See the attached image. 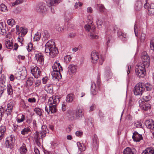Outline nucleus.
Listing matches in <instances>:
<instances>
[{"label": "nucleus", "mask_w": 154, "mask_h": 154, "mask_svg": "<svg viewBox=\"0 0 154 154\" xmlns=\"http://www.w3.org/2000/svg\"><path fill=\"white\" fill-rule=\"evenodd\" d=\"M59 100L58 96H52L49 99L48 103L49 104V109L47 106L45 107V111L48 113L50 114L55 112L57 111L56 103L59 102Z\"/></svg>", "instance_id": "nucleus-1"}, {"label": "nucleus", "mask_w": 154, "mask_h": 154, "mask_svg": "<svg viewBox=\"0 0 154 154\" xmlns=\"http://www.w3.org/2000/svg\"><path fill=\"white\" fill-rule=\"evenodd\" d=\"M52 41H48L45 45V52L49 57H53L58 53V51L55 45H53Z\"/></svg>", "instance_id": "nucleus-2"}, {"label": "nucleus", "mask_w": 154, "mask_h": 154, "mask_svg": "<svg viewBox=\"0 0 154 154\" xmlns=\"http://www.w3.org/2000/svg\"><path fill=\"white\" fill-rule=\"evenodd\" d=\"M145 90V87L142 83H139L137 84L134 88V94L135 95H141Z\"/></svg>", "instance_id": "nucleus-3"}, {"label": "nucleus", "mask_w": 154, "mask_h": 154, "mask_svg": "<svg viewBox=\"0 0 154 154\" xmlns=\"http://www.w3.org/2000/svg\"><path fill=\"white\" fill-rule=\"evenodd\" d=\"M85 28L86 31L91 32L90 35V38L91 39H97L98 38V36L96 35H94L93 33L95 29V28L94 26L93 25L91 26L88 25H86L85 26Z\"/></svg>", "instance_id": "nucleus-4"}, {"label": "nucleus", "mask_w": 154, "mask_h": 154, "mask_svg": "<svg viewBox=\"0 0 154 154\" xmlns=\"http://www.w3.org/2000/svg\"><path fill=\"white\" fill-rule=\"evenodd\" d=\"M15 138L13 135H11L6 138L5 144L7 147L10 149L12 148L14 145Z\"/></svg>", "instance_id": "nucleus-5"}, {"label": "nucleus", "mask_w": 154, "mask_h": 154, "mask_svg": "<svg viewBox=\"0 0 154 154\" xmlns=\"http://www.w3.org/2000/svg\"><path fill=\"white\" fill-rule=\"evenodd\" d=\"M142 63L145 64L146 66H149L150 64L149 57L146 52H143L141 55Z\"/></svg>", "instance_id": "nucleus-6"}, {"label": "nucleus", "mask_w": 154, "mask_h": 154, "mask_svg": "<svg viewBox=\"0 0 154 154\" xmlns=\"http://www.w3.org/2000/svg\"><path fill=\"white\" fill-rule=\"evenodd\" d=\"M30 69L31 72L35 78H37L40 76V69L36 66H32Z\"/></svg>", "instance_id": "nucleus-7"}, {"label": "nucleus", "mask_w": 154, "mask_h": 154, "mask_svg": "<svg viewBox=\"0 0 154 154\" xmlns=\"http://www.w3.org/2000/svg\"><path fill=\"white\" fill-rule=\"evenodd\" d=\"M47 10L46 6L45 3H43L38 4L36 8L37 12L41 13H45Z\"/></svg>", "instance_id": "nucleus-8"}, {"label": "nucleus", "mask_w": 154, "mask_h": 154, "mask_svg": "<svg viewBox=\"0 0 154 154\" xmlns=\"http://www.w3.org/2000/svg\"><path fill=\"white\" fill-rule=\"evenodd\" d=\"M35 59L36 60L38 64L43 65L44 63V57L42 54L39 53L36 54L35 57Z\"/></svg>", "instance_id": "nucleus-9"}, {"label": "nucleus", "mask_w": 154, "mask_h": 154, "mask_svg": "<svg viewBox=\"0 0 154 154\" xmlns=\"http://www.w3.org/2000/svg\"><path fill=\"white\" fill-rule=\"evenodd\" d=\"M43 138L41 137L40 133L38 132H36L34 134V139L36 144L38 146L40 145V140H42Z\"/></svg>", "instance_id": "nucleus-10"}, {"label": "nucleus", "mask_w": 154, "mask_h": 154, "mask_svg": "<svg viewBox=\"0 0 154 154\" xmlns=\"http://www.w3.org/2000/svg\"><path fill=\"white\" fill-rule=\"evenodd\" d=\"M99 58V54L95 51H93L91 54V59L92 63H95L97 62Z\"/></svg>", "instance_id": "nucleus-11"}, {"label": "nucleus", "mask_w": 154, "mask_h": 154, "mask_svg": "<svg viewBox=\"0 0 154 154\" xmlns=\"http://www.w3.org/2000/svg\"><path fill=\"white\" fill-rule=\"evenodd\" d=\"M53 70L61 72L63 71L62 67L60 66L58 61L55 62L52 67Z\"/></svg>", "instance_id": "nucleus-12"}, {"label": "nucleus", "mask_w": 154, "mask_h": 154, "mask_svg": "<svg viewBox=\"0 0 154 154\" xmlns=\"http://www.w3.org/2000/svg\"><path fill=\"white\" fill-rule=\"evenodd\" d=\"M60 72L53 70L51 72V75L54 79H57L58 80L59 79L61 78V75Z\"/></svg>", "instance_id": "nucleus-13"}, {"label": "nucleus", "mask_w": 154, "mask_h": 154, "mask_svg": "<svg viewBox=\"0 0 154 154\" xmlns=\"http://www.w3.org/2000/svg\"><path fill=\"white\" fill-rule=\"evenodd\" d=\"M146 127L150 129H154V121L152 120H147L145 123Z\"/></svg>", "instance_id": "nucleus-14"}, {"label": "nucleus", "mask_w": 154, "mask_h": 154, "mask_svg": "<svg viewBox=\"0 0 154 154\" xmlns=\"http://www.w3.org/2000/svg\"><path fill=\"white\" fill-rule=\"evenodd\" d=\"M151 99V97L148 94L146 96H144L143 97L141 98L139 101V104L141 105L143 103H145L146 102L150 100Z\"/></svg>", "instance_id": "nucleus-15"}, {"label": "nucleus", "mask_w": 154, "mask_h": 154, "mask_svg": "<svg viewBox=\"0 0 154 154\" xmlns=\"http://www.w3.org/2000/svg\"><path fill=\"white\" fill-rule=\"evenodd\" d=\"M98 139L97 136L96 134H94L93 138V148L97 150L98 147Z\"/></svg>", "instance_id": "nucleus-16"}, {"label": "nucleus", "mask_w": 154, "mask_h": 154, "mask_svg": "<svg viewBox=\"0 0 154 154\" xmlns=\"http://www.w3.org/2000/svg\"><path fill=\"white\" fill-rule=\"evenodd\" d=\"M136 150L134 148L127 147L123 151L124 154H134Z\"/></svg>", "instance_id": "nucleus-17"}, {"label": "nucleus", "mask_w": 154, "mask_h": 154, "mask_svg": "<svg viewBox=\"0 0 154 154\" xmlns=\"http://www.w3.org/2000/svg\"><path fill=\"white\" fill-rule=\"evenodd\" d=\"M48 132V130L47 126L45 125H43L42 127L40 135L42 137H44L46 136V134Z\"/></svg>", "instance_id": "nucleus-18"}, {"label": "nucleus", "mask_w": 154, "mask_h": 154, "mask_svg": "<svg viewBox=\"0 0 154 154\" xmlns=\"http://www.w3.org/2000/svg\"><path fill=\"white\" fill-rule=\"evenodd\" d=\"M44 89L48 93L52 94L53 93V85L52 84H47L45 86Z\"/></svg>", "instance_id": "nucleus-19"}, {"label": "nucleus", "mask_w": 154, "mask_h": 154, "mask_svg": "<svg viewBox=\"0 0 154 154\" xmlns=\"http://www.w3.org/2000/svg\"><path fill=\"white\" fill-rule=\"evenodd\" d=\"M149 66H146L145 65V64L142 63H139L135 67V70H145V69L146 68H148Z\"/></svg>", "instance_id": "nucleus-20"}, {"label": "nucleus", "mask_w": 154, "mask_h": 154, "mask_svg": "<svg viewBox=\"0 0 154 154\" xmlns=\"http://www.w3.org/2000/svg\"><path fill=\"white\" fill-rule=\"evenodd\" d=\"M46 1L48 5L50 7L60 3L61 0H46Z\"/></svg>", "instance_id": "nucleus-21"}, {"label": "nucleus", "mask_w": 154, "mask_h": 154, "mask_svg": "<svg viewBox=\"0 0 154 154\" xmlns=\"http://www.w3.org/2000/svg\"><path fill=\"white\" fill-rule=\"evenodd\" d=\"M141 154H154V149L152 147H148L144 150Z\"/></svg>", "instance_id": "nucleus-22"}, {"label": "nucleus", "mask_w": 154, "mask_h": 154, "mask_svg": "<svg viewBox=\"0 0 154 154\" xmlns=\"http://www.w3.org/2000/svg\"><path fill=\"white\" fill-rule=\"evenodd\" d=\"M132 138L134 141L137 142L139 141L142 139V137L141 135L138 134L137 132H134L133 133Z\"/></svg>", "instance_id": "nucleus-23"}, {"label": "nucleus", "mask_w": 154, "mask_h": 154, "mask_svg": "<svg viewBox=\"0 0 154 154\" xmlns=\"http://www.w3.org/2000/svg\"><path fill=\"white\" fill-rule=\"evenodd\" d=\"M148 14L149 15H154V4H150L148 8Z\"/></svg>", "instance_id": "nucleus-24"}, {"label": "nucleus", "mask_w": 154, "mask_h": 154, "mask_svg": "<svg viewBox=\"0 0 154 154\" xmlns=\"http://www.w3.org/2000/svg\"><path fill=\"white\" fill-rule=\"evenodd\" d=\"M91 93L92 95H96L97 93L96 84L94 82L91 86Z\"/></svg>", "instance_id": "nucleus-25"}, {"label": "nucleus", "mask_w": 154, "mask_h": 154, "mask_svg": "<svg viewBox=\"0 0 154 154\" xmlns=\"http://www.w3.org/2000/svg\"><path fill=\"white\" fill-rule=\"evenodd\" d=\"M136 75L139 77L143 78L145 75V70H135Z\"/></svg>", "instance_id": "nucleus-26"}, {"label": "nucleus", "mask_w": 154, "mask_h": 154, "mask_svg": "<svg viewBox=\"0 0 154 154\" xmlns=\"http://www.w3.org/2000/svg\"><path fill=\"white\" fill-rule=\"evenodd\" d=\"M6 32L5 24L2 22L0 23V35H3Z\"/></svg>", "instance_id": "nucleus-27"}, {"label": "nucleus", "mask_w": 154, "mask_h": 154, "mask_svg": "<svg viewBox=\"0 0 154 154\" xmlns=\"http://www.w3.org/2000/svg\"><path fill=\"white\" fill-rule=\"evenodd\" d=\"M68 72L69 74L74 73L76 72V66L74 65H70L68 67Z\"/></svg>", "instance_id": "nucleus-28"}, {"label": "nucleus", "mask_w": 154, "mask_h": 154, "mask_svg": "<svg viewBox=\"0 0 154 154\" xmlns=\"http://www.w3.org/2000/svg\"><path fill=\"white\" fill-rule=\"evenodd\" d=\"M107 70L106 71L105 74V78L107 79H110L112 75V73L111 71V70L109 67H106Z\"/></svg>", "instance_id": "nucleus-29"}, {"label": "nucleus", "mask_w": 154, "mask_h": 154, "mask_svg": "<svg viewBox=\"0 0 154 154\" xmlns=\"http://www.w3.org/2000/svg\"><path fill=\"white\" fill-rule=\"evenodd\" d=\"M13 108V105L12 103H10L8 104L7 108L5 110L6 112H8L7 113V115H8L9 114H11Z\"/></svg>", "instance_id": "nucleus-30"}, {"label": "nucleus", "mask_w": 154, "mask_h": 154, "mask_svg": "<svg viewBox=\"0 0 154 154\" xmlns=\"http://www.w3.org/2000/svg\"><path fill=\"white\" fill-rule=\"evenodd\" d=\"M75 99V96L72 94H69L66 97V101L68 103L72 102Z\"/></svg>", "instance_id": "nucleus-31"}, {"label": "nucleus", "mask_w": 154, "mask_h": 154, "mask_svg": "<svg viewBox=\"0 0 154 154\" xmlns=\"http://www.w3.org/2000/svg\"><path fill=\"white\" fill-rule=\"evenodd\" d=\"M140 106L142 109L145 111L148 110L150 108V105L147 103H145V102L142 103L141 105L140 104Z\"/></svg>", "instance_id": "nucleus-32"}, {"label": "nucleus", "mask_w": 154, "mask_h": 154, "mask_svg": "<svg viewBox=\"0 0 154 154\" xmlns=\"http://www.w3.org/2000/svg\"><path fill=\"white\" fill-rule=\"evenodd\" d=\"M77 146L78 147L79 150L82 152L84 151L85 149V147L83 143L79 142L77 143Z\"/></svg>", "instance_id": "nucleus-33"}, {"label": "nucleus", "mask_w": 154, "mask_h": 154, "mask_svg": "<svg viewBox=\"0 0 154 154\" xmlns=\"http://www.w3.org/2000/svg\"><path fill=\"white\" fill-rule=\"evenodd\" d=\"M83 115V111L82 109H77L75 112V116L77 118H79L80 117H82Z\"/></svg>", "instance_id": "nucleus-34"}, {"label": "nucleus", "mask_w": 154, "mask_h": 154, "mask_svg": "<svg viewBox=\"0 0 154 154\" xmlns=\"http://www.w3.org/2000/svg\"><path fill=\"white\" fill-rule=\"evenodd\" d=\"M6 128L4 126H1L0 127V140H1L3 137Z\"/></svg>", "instance_id": "nucleus-35"}, {"label": "nucleus", "mask_w": 154, "mask_h": 154, "mask_svg": "<svg viewBox=\"0 0 154 154\" xmlns=\"http://www.w3.org/2000/svg\"><path fill=\"white\" fill-rule=\"evenodd\" d=\"M30 129L29 127L23 128L21 131V133L23 135H25L28 134L30 132Z\"/></svg>", "instance_id": "nucleus-36"}, {"label": "nucleus", "mask_w": 154, "mask_h": 154, "mask_svg": "<svg viewBox=\"0 0 154 154\" xmlns=\"http://www.w3.org/2000/svg\"><path fill=\"white\" fill-rule=\"evenodd\" d=\"M50 37L49 33L48 31L45 30L44 31L43 35V39L45 40H46Z\"/></svg>", "instance_id": "nucleus-37"}, {"label": "nucleus", "mask_w": 154, "mask_h": 154, "mask_svg": "<svg viewBox=\"0 0 154 154\" xmlns=\"http://www.w3.org/2000/svg\"><path fill=\"white\" fill-rule=\"evenodd\" d=\"M41 34L40 32H37L33 38L34 41H38L41 38Z\"/></svg>", "instance_id": "nucleus-38"}, {"label": "nucleus", "mask_w": 154, "mask_h": 154, "mask_svg": "<svg viewBox=\"0 0 154 154\" xmlns=\"http://www.w3.org/2000/svg\"><path fill=\"white\" fill-rule=\"evenodd\" d=\"M25 119V116L23 115L20 114L19 115L17 118V122L20 123L23 122Z\"/></svg>", "instance_id": "nucleus-39"}, {"label": "nucleus", "mask_w": 154, "mask_h": 154, "mask_svg": "<svg viewBox=\"0 0 154 154\" xmlns=\"http://www.w3.org/2000/svg\"><path fill=\"white\" fill-rule=\"evenodd\" d=\"M5 45L6 47L8 49H11L13 47V43L10 41L6 42Z\"/></svg>", "instance_id": "nucleus-40"}, {"label": "nucleus", "mask_w": 154, "mask_h": 154, "mask_svg": "<svg viewBox=\"0 0 154 154\" xmlns=\"http://www.w3.org/2000/svg\"><path fill=\"white\" fill-rule=\"evenodd\" d=\"M142 5L141 2H137L135 4V8L137 11L140 10L141 8Z\"/></svg>", "instance_id": "nucleus-41"}, {"label": "nucleus", "mask_w": 154, "mask_h": 154, "mask_svg": "<svg viewBox=\"0 0 154 154\" xmlns=\"http://www.w3.org/2000/svg\"><path fill=\"white\" fill-rule=\"evenodd\" d=\"M33 78L32 77H30L26 81V85L28 86H31L33 83Z\"/></svg>", "instance_id": "nucleus-42"}, {"label": "nucleus", "mask_w": 154, "mask_h": 154, "mask_svg": "<svg viewBox=\"0 0 154 154\" xmlns=\"http://www.w3.org/2000/svg\"><path fill=\"white\" fill-rule=\"evenodd\" d=\"M20 152L21 153H23L26 152L27 149L26 147L25 144H23L22 146L20 148Z\"/></svg>", "instance_id": "nucleus-43"}, {"label": "nucleus", "mask_w": 154, "mask_h": 154, "mask_svg": "<svg viewBox=\"0 0 154 154\" xmlns=\"http://www.w3.org/2000/svg\"><path fill=\"white\" fill-rule=\"evenodd\" d=\"M7 92L9 95H11L13 94V89L10 85H9L7 86Z\"/></svg>", "instance_id": "nucleus-44"}, {"label": "nucleus", "mask_w": 154, "mask_h": 154, "mask_svg": "<svg viewBox=\"0 0 154 154\" xmlns=\"http://www.w3.org/2000/svg\"><path fill=\"white\" fill-rule=\"evenodd\" d=\"M21 31L20 33H21V35L24 36L26 34L27 32V29H25L23 27H21L20 28Z\"/></svg>", "instance_id": "nucleus-45"}, {"label": "nucleus", "mask_w": 154, "mask_h": 154, "mask_svg": "<svg viewBox=\"0 0 154 154\" xmlns=\"http://www.w3.org/2000/svg\"><path fill=\"white\" fill-rule=\"evenodd\" d=\"M0 10L2 12H5L7 10L6 6L3 4H1L0 5Z\"/></svg>", "instance_id": "nucleus-46"}, {"label": "nucleus", "mask_w": 154, "mask_h": 154, "mask_svg": "<svg viewBox=\"0 0 154 154\" xmlns=\"http://www.w3.org/2000/svg\"><path fill=\"white\" fill-rule=\"evenodd\" d=\"M34 111L39 116H41L42 115V110L39 108H35L34 109Z\"/></svg>", "instance_id": "nucleus-47"}, {"label": "nucleus", "mask_w": 154, "mask_h": 154, "mask_svg": "<svg viewBox=\"0 0 154 154\" xmlns=\"http://www.w3.org/2000/svg\"><path fill=\"white\" fill-rule=\"evenodd\" d=\"M146 88V90L149 91L151 90L152 88V85L149 83H147L145 85V88Z\"/></svg>", "instance_id": "nucleus-48"}, {"label": "nucleus", "mask_w": 154, "mask_h": 154, "mask_svg": "<svg viewBox=\"0 0 154 154\" xmlns=\"http://www.w3.org/2000/svg\"><path fill=\"white\" fill-rule=\"evenodd\" d=\"M23 2V0H17L15 2L12 3L13 6H15L19 4L22 3Z\"/></svg>", "instance_id": "nucleus-49"}, {"label": "nucleus", "mask_w": 154, "mask_h": 154, "mask_svg": "<svg viewBox=\"0 0 154 154\" xmlns=\"http://www.w3.org/2000/svg\"><path fill=\"white\" fill-rule=\"evenodd\" d=\"M98 8L99 10L101 12H103L105 10L104 6L101 4L98 5Z\"/></svg>", "instance_id": "nucleus-50"}, {"label": "nucleus", "mask_w": 154, "mask_h": 154, "mask_svg": "<svg viewBox=\"0 0 154 154\" xmlns=\"http://www.w3.org/2000/svg\"><path fill=\"white\" fill-rule=\"evenodd\" d=\"M7 23L8 25L12 26L14 24V20L13 19H10L7 20Z\"/></svg>", "instance_id": "nucleus-51"}, {"label": "nucleus", "mask_w": 154, "mask_h": 154, "mask_svg": "<svg viewBox=\"0 0 154 154\" xmlns=\"http://www.w3.org/2000/svg\"><path fill=\"white\" fill-rule=\"evenodd\" d=\"M145 34L144 33H142L140 36V39L141 42H143L145 39Z\"/></svg>", "instance_id": "nucleus-52"}, {"label": "nucleus", "mask_w": 154, "mask_h": 154, "mask_svg": "<svg viewBox=\"0 0 154 154\" xmlns=\"http://www.w3.org/2000/svg\"><path fill=\"white\" fill-rule=\"evenodd\" d=\"M55 28L59 32H61L63 29V28L60 27V25L58 24H57L56 25Z\"/></svg>", "instance_id": "nucleus-53"}, {"label": "nucleus", "mask_w": 154, "mask_h": 154, "mask_svg": "<svg viewBox=\"0 0 154 154\" xmlns=\"http://www.w3.org/2000/svg\"><path fill=\"white\" fill-rule=\"evenodd\" d=\"M118 35L119 36H122L124 38H126V35L121 31H119L118 32Z\"/></svg>", "instance_id": "nucleus-54"}, {"label": "nucleus", "mask_w": 154, "mask_h": 154, "mask_svg": "<svg viewBox=\"0 0 154 154\" xmlns=\"http://www.w3.org/2000/svg\"><path fill=\"white\" fill-rule=\"evenodd\" d=\"M150 48L151 50H154V38L152 39L150 42Z\"/></svg>", "instance_id": "nucleus-55"}, {"label": "nucleus", "mask_w": 154, "mask_h": 154, "mask_svg": "<svg viewBox=\"0 0 154 154\" xmlns=\"http://www.w3.org/2000/svg\"><path fill=\"white\" fill-rule=\"evenodd\" d=\"M64 60L66 63H68L69 62V61L71 59V57L69 55L66 56L64 58Z\"/></svg>", "instance_id": "nucleus-56"}, {"label": "nucleus", "mask_w": 154, "mask_h": 154, "mask_svg": "<svg viewBox=\"0 0 154 154\" xmlns=\"http://www.w3.org/2000/svg\"><path fill=\"white\" fill-rule=\"evenodd\" d=\"M23 36L22 35L21 36L19 35L18 38V41L20 42L21 44H23Z\"/></svg>", "instance_id": "nucleus-57"}, {"label": "nucleus", "mask_w": 154, "mask_h": 154, "mask_svg": "<svg viewBox=\"0 0 154 154\" xmlns=\"http://www.w3.org/2000/svg\"><path fill=\"white\" fill-rule=\"evenodd\" d=\"M65 17L66 20L69 21L72 17L68 15V13H66L65 14Z\"/></svg>", "instance_id": "nucleus-58"}, {"label": "nucleus", "mask_w": 154, "mask_h": 154, "mask_svg": "<svg viewBox=\"0 0 154 154\" xmlns=\"http://www.w3.org/2000/svg\"><path fill=\"white\" fill-rule=\"evenodd\" d=\"M41 80H37L35 82V87H38L41 84Z\"/></svg>", "instance_id": "nucleus-59"}, {"label": "nucleus", "mask_w": 154, "mask_h": 154, "mask_svg": "<svg viewBox=\"0 0 154 154\" xmlns=\"http://www.w3.org/2000/svg\"><path fill=\"white\" fill-rule=\"evenodd\" d=\"M4 111V109L3 107L1 106L0 107V121L2 119V113Z\"/></svg>", "instance_id": "nucleus-60"}, {"label": "nucleus", "mask_w": 154, "mask_h": 154, "mask_svg": "<svg viewBox=\"0 0 154 154\" xmlns=\"http://www.w3.org/2000/svg\"><path fill=\"white\" fill-rule=\"evenodd\" d=\"M48 79V78L46 77L43 78L42 79L43 83L44 84H46Z\"/></svg>", "instance_id": "nucleus-61"}, {"label": "nucleus", "mask_w": 154, "mask_h": 154, "mask_svg": "<svg viewBox=\"0 0 154 154\" xmlns=\"http://www.w3.org/2000/svg\"><path fill=\"white\" fill-rule=\"evenodd\" d=\"M134 125L137 127H140L142 126V124L141 122H137L134 123Z\"/></svg>", "instance_id": "nucleus-62"}, {"label": "nucleus", "mask_w": 154, "mask_h": 154, "mask_svg": "<svg viewBox=\"0 0 154 154\" xmlns=\"http://www.w3.org/2000/svg\"><path fill=\"white\" fill-rule=\"evenodd\" d=\"M28 101L31 103L35 102L36 101V99L34 98H29L28 100Z\"/></svg>", "instance_id": "nucleus-63"}, {"label": "nucleus", "mask_w": 154, "mask_h": 154, "mask_svg": "<svg viewBox=\"0 0 154 154\" xmlns=\"http://www.w3.org/2000/svg\"><path fill=\"white\" fill-rule=\"evenodd\" d=\"M75 134L77 136L81 137L82 135V132L81 131H77L75 132Z\"/></svg>", "instance_id": "nucleus-64"}]
</instances>
